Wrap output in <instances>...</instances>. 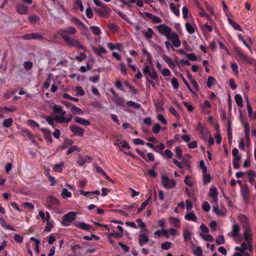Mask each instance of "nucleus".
<instances>
[{"mask_svg": "<svg viewBox=\"0 0 256 256\" xmlns=\"http://www.w3.org/2000/svg\"><path fill=\"white\" fill-rule=\"evenodd\" d=\"M76 29L72 26H68L65 28L61 29L60 30L59 34L62 39L66 38H70L69 35H74L76 33Z\"/></svg>", "mask_w": 256, "mask_h": 256, "instance_id": "5", "label": "nucleus"}, {"mask_svg": "<svg viewBox=\"0 0 256 256\" xmlns=\"http://www.w3.org/2000/svg\"><path fill=\"white\" fill-rule=\"evenodd\" d=\"M94 12L102 18H108L110 10L106 5H103L100 8L95 9Z\"/></svg>", "mask_w": 256, "mask_h": 256, "instance_id": "9", "label": "nucleus"}, {"mask_svg": "<svg viewBox=\"0 0 256 256\" xmlns=\"http://www.w3.org/2000/svg\"><path fill=\"white\" fill-rule=\"evenodd\" d=\"M22 38L24 40H42L44 39V37L41 36L38 32H32L24 34L22 36Z\"/></svg>", "mask_w": 256, "mask_h": 256, "instance_id": "11", "label": "nucleus"}, {"mask_svg": "<svg viewBox=\"0 0 256 256\" xmlns=\"http://www.w3.org/2000/svg\"><path fill=\"white\" fill-rule=\"evenodd\" d=\"M170 8L171 10V12H174V14L176 16H180V11L178 8H177L176 6V5L174 3H171L170 4Z\"/></svg>", "mask_w": 256, "mask_h": 256, "instance_id": "49", "label": "nucleus"}, {"mask_svg": "<svg viewBox=\"0 0 256 256\" xmlns=\"http://www.w3.org/2000/svg\"><path fill=\"white\" fill-rule=\"evenodd\" d=\"M240 226L238 224H234L232 226V230L228 234V236H232L234 238H236L240 234Z\"/></svg>", "mask_w": 256, "mask_h": 256, "instance_id": "17", "label": "nucleus"}, {"mask_svg": "<svg viewBox=\"0 0 256 256\" xmlns=\"http://www.w3.org/2000/svg\"><path fill=\"white\" fill-rule=\"evenodd\" d=\"M92 162V158L90 156H86L84 157L80 158L78 160V164L80 166H83L86 163H90Z\"/></svg>", "mask_w": 256, "mask_h": 256, "instance_id": "23", "label": "nucleus"}, {"mask_svg": "<svg viewBox=\"0 0 256 256\" xmlns=\"http://www.w3.org/2000/svg\"><path fill=\"white\" fill-rule=\"evenodd\" d=\"M183 237L185 241H188L190 240L192 238V234L188 230H184Z\"/></svg>", "mask_w": 256, "mask_h": 256, "instance_id": "45", "label": "nucleus"}, {"mask_svg": "<svg viewBox=\"0 0 256 256\" xmlns=\"http://www.w3.org/2000/svg\"><path fill=\"white\" fill-rule=\"evenodd\" d=\"M150 198L146 200L144 202L141 204L140 207L138 208V209L137 210L138 213H140L145 208L146 206H148V202H149Z\"/></svg>", "mask_w": 256, "mask_h": 256, "instance_id": "54", "label": "nucleus"}, {"mask_svg": "<svg viewBox=\"0 0 256 256\" xmlns=\"http://www.w3.org/2000/svg\"><path fill=\"white\" fill-rule=\"evenodd\" d=\"M250 232V228L245 229L244 233V238L247 242H251L252 235Z\"/></svg>", "mask_w": 256, "mask_h": 256, "instance_id": "39", "label": "nucleus"}, {"mask_svg": "<svg viewBox=\"0 0 256 256\" xmlns=\"http://www.w3.org/2000/svg\"><path fill=\"white\" fill-rule=\"evenodd\" d=\"M90 30H92L93 33L96 36H100L101 34V30L98 26H91Z\"/></svg>", "mask_w": 256, "mask_h": 256, "instance_id": "56", "label": "nucleus"}, {"mask_svg": "<svg viewBox=\"0 0 256 256\" xmlns=\"http://www.w3.org/2000/svg\"><path fill=\"white\" fill-rule=\"evenodd\" d=\"M162 183L164 187L166 189L172 188L176 185V182L174 180H170L164 175H162Z\"/></svg>", "mask_w": 256, "mask_h": 256, "instance_id": "6", "label": "nucleus"}, {"mask_svg": "<svg viewBox=\"0 0 256 256\" xmlns=\"http://www.w3.org/2000/svg\"><path fill=\"white\" fill-rule=\"evenodd\" d=\"M200 138H204V140H208V138L210 136L209 131L208 128H206L204 129H202V130L200 132Z\"/></svg>", "mask_w": 256, "mask_h": 256, "instance_id": "27", "label": "nucleus"}, {"mask_svg": "<svg viewBox=\"0 0 256 256\" xmlns=\"http://www.w3.org/2000/svg\"><path fill=\"white\" fill-rule=\"evenodd\" d=\"M193 253L196 256H202V250L200 246H197L196 248L194 250Z\"/></svg>", "mask_w": 256, "mask_h": 256, "instance_id": "64", "label": "nucleus"}, {"mask_svg": "<svg viewBox=\"0 0 256 256\" xmlns=\"http://www.w3.org/2000/svg\"><path fill=\"white\" fill-rule=\"evenodd\" d=\"M13 119L12 118H8L4 120L2 124L5 128H8L10 127L13 123Z\"/></svg>", "mask_w": 256, "mask_h": 256, "instance_id": "51", "label": "nucleus"}, {"mask_svg": "<svg viewBox=\"0 0 256 256\" xmlns=\"http://www.w3.org/2000/svg\"><path fill=\"white\" fill-rule=\"evenodd\" d=\"M236 53L243 63L250 64H254L255 60L249 56L245 54L241 50L238 48L236 50Z\"/></svg>", "mask_w": 256, "mask_h": 256, "instance_id": "4", "label": "nucleus"}, {"mask_svg": "<svg viewBox=\"0 0 256 256\" xmlns=\"http://www.w3.org/2000/svg\"><path fill=\"white\" fill-rule=\"evenodd\" d=\"M52 110L56 114H61L64 115L66 114V111L64 110L61 106H58V105H54L52 107Z\"/></svg>", "mask_w": 256, "mask_h": 256, "instance_id": "28", "label": "nucleus"}, {"mask_svg": "<svg viewBox=\"0 0 256 256\" xmlns=\"http://www.w3.org/2000/svg\"><path fill=\"white\" fill-rule=\"evenodd\" d=\"M54 222L53 220H52V222H46V225L44 230L47 232H50L54 227Z\"/></svg>", "mask_w": 256, "mask_h": 256, "instance_id": "61", "label": "nucleus"}, {"mask_svg": "<svg viewBox=\"0 0 256 256\" xmlns=\"http://www.w3.org/2000/svg\"><path fill=\"white\" fill-rule=\"evenodd\" d=\"M71 112L73 114H78L79 115H82L84 114V112L82 110H81L79 107L77 106H75L74 105H72L70 108Z\"/></svg>", "mask_w": 256, "mask_h": 256, "instance_id": "26", "label": "nucleus"}, {"mask_svg": "<svg viewBox=\"0 0 256 256\" xmlns=\"http://www.w3.org/2000/svg\"><path fill=\"white\" fill-rule=\"evenodd\" d=\"M162 235H164L166 237H168V234L167 230L162 229V230H157L154 232V236H155L160 237L162 236Z\"/></svg>", "mask_w": 256, "mask_h": 256, "instance_id": "41", "label": "nucleus"}, {"mask_svg": "<svg viewBox=\"0 0 256 256\" xmlns=\"http://www.w3.org/2000/svg\"><path fill=\"white\" fill-rule=\"evenodd\" d=\"M238 220L243 226L244 229L250 228L249 227V220L246 216L244 215V214H240L238 216Z\"/></svg>", "mask_w": 256, "mask_h": 256, "instance_id": "14", "label": "nucleus"}, {"mask_svg": "<svg viewBox=\"0 0 256 256\" xmlns=\"http://www.w3.org/2000/svg\"><path fill=\"white\" fill-rule=\"evenodd\" d=\"M28 124L32 128H39V124L34 120H28Z\"/></svg>", "mask_w": 256, "mask_h": 256, "instance_id": "63", "label": "nucleus"}, {"mask_svg": "<svg viewBox=\"0 0 256 256\" xmlns=\"http://www.w3.org/2000/svg\"><path fill=\"white\" fill-rule=\"evenodd\" d=\"M157 28L162 34L164 35L168 40L172 42V45L176 48H178L181 44L177 33L172 31V30L169 26L164 24L157 26Z\"/></svg>", "mask_w": 256, "mask_h": 256, "instance_id": "1", "label": "nucleus"}, {"mask_svg": "<svg viewBox=\"0 0 256 256\" xmlns=\"http://www.w3.org/2000/svg\"><path fill=\"white\" fill-rule=\"evenodd\" d=\"M47 208L50 210H57L60 208V202L52 196H50L48 199Z\"/></svg>", "mask_w": 256, "mask_h": 256, "instance_id": "7", "label": "nucleus"}, {"mask_svg": "<svg viewBox=\"0 0 256 256\" xmlns=\"http://www.w3.org/2000/svg\"><path fill=\"white\" fill-rule=\"evenodd\" d=\"M96 172L100 174L102 176H103L106 180L110 181L111 179L110 176H108V174L106 173V172L102 170V168L99 166H96L95 167Z\"/></svg>", "mask_w": 256, "mask_h": 256, "instance_id": "29", "label": "nucleus"}, {"mask_svg": "<svg viewBox=\"0 0 256 256\" xmlns=\"http://www.w3.org/2000/svg\"><path fill=\"white\" fill-rule=\"evenodd\" d=\"M40 130L43 132L44 139L46 140V141L50 143H52V140L51 136V132L49 130L44 128H40Z\"/></svg>", "mask_w": 256, "mask_h": 256, "instance_id": "20", "label": "nucleus"}, {"mask_svg": "<svg viewBox=\"0 0 256 256\" xmlns=\"http://www.w3.org/2000/svg\"><path fill=\"white\" fill-rule=\"evenodd\" d=\"M70 130L75 136H83L84 130L82 128L78 126L76 124H70L69 126Z\"/></svg>", "mask_w": 256, "mask_h": 256, "instance_id": "8", "label": "nucleus"}, {"mask_svg": "<svg viewBox=\"0 0 256 256\" xmlns=\"http://www.w3.org/2000/svg\"><path fill=\"white\" fill-rule=\"evenodd\" d=\"M171 84L174 89L178 90L179 88V84L178 80L176 78H171Z\"/></svg>", "mask_w": 256, "mask_h": 256, "instance_id": "60", "label": "nucleus"}, {"mask_svg": "<svg viewBox=\"0 0 256 256\" xmlns=\"http://www.w3.org/2000/svg\"><path fill=\"white\" fill-rule=\"evenodd\" d=\"M28 20L32 24H36L40 20V18L36 14H32L28 16Z\"/></svg>", "mask_w": 256, "mask_h": 256, "instance_id": "36", "label": "nucleus"}, {"mask_svg": "<svg viewBox=\"0 0 256 256\" xmlns=\"http://www.w3.org/2000/svg\"><path fill=\"white\" fill-rule=\"evenodd\" d=\"M149 240L148 236L145 234H139V245L142 246Z\"/></svg>", "mask_w": 256, "mask_h": 256, "instance_id": "21", "label": "nucleus"}, {"mask_svg": "<svg viewBox=\"0 0 256 256\" xmlns=\"http://www.w3.org/2000/svg\"><path fill=\"white\" fill-rule=\"evenodd\" d=\"M74 226L78 228H80L82 230H90V226L84 222H76L73 223Z\"/></svg>", "mask_w": 256, "mask_h": 256, "instance_id": "18", "label": "nucleus"}, {"mask_svg": "<svg viewBox=\"0 0 256 256\" xmlns=\"http://www.w3.org/2000/svg\"><path fill=\"white\" fill-rule=\"evenodd\" d=\"M228 136L229 144L232 142V130L231 128V122L228 119Z\"/></svg>", "mask_w": 256, "mask_h": 256, "instance_id": "32", "label": "nucleus"}, {"mask_svg": "<svg viewBox=\"0 0 256 256\" xmlns=\"http://www.w3.org/2000/svg\"><path fill=\"white\" fill-rule=\"evenodd\" d=\"M168 220L171 224L176 228H180V222L178 218L174 216H170L168 218Z\"/></svg>", "mask_w": 256, "mask_h": 256, "instance_id": "24", "label": "nucleus"}, {"mask_svg": "<svg viewBox=\"0 0 256 256\" xmlns=\"http://www.w3.org/2000/svg\"><path fill=\"white\" fill-rule=\"evenodd\" d=\"M107 46H108L110 49L112 50L114 49H116L118 50H120L121 48V44L119 43H116L115 44L113 43H111V42H109L107 44Z\"/></svg>", "mask_w": 256, "mask_h": 256, "instance_id": "42", "label": "nucleus"}, {"mask_svg": "<svg viewBox=\"0 0 256 256\" xmlns=\"http://www.w3.org/2000/svg\"><path fill=\"white\" fill-rule=\"evenodd\" d=\"M42 118L45 119L48 123V124L52 126L53 128L55 126L54 122V120H54V118H52L51 116H47L46 115H44L42 116Z\"/></svg>", "mask_w": 256, "mask_h": 256, "instance_id": "47", "label": "nucleus"}, {"mask_svg": "<svg viewBox=\"0 0 256 256\" xmlns=\"http://www.w3.org/2000/svg\"><path fill=\"white\" fill-rule=\"evenodd\" d=\"M63 40L70 46H76L78 48L84 49V46L82 44L76 39L71 38H66Z\"/></svg>", "mask_w": 256, "mask_h": 256, "instance_id": "12", "label": "nucleus"}, {"mask_svg": "<svg viewBox=\"0 0 256 256\" xmlns=\"http://www.w3.org/2000/svg\"><path fill=\"white\" fill-rule=\"evenodd\" d=\"M236 250H240L241 252L240 253L244 252V251L246 250L252 252V244L251 242H244L242 244L240 248H237Z\"/></svg>", "mask_w": 256, "mask_h": 256, "instance_id": "15", "label": "nucleus"}, {"mask_svg": "<svg viewBox=\"0 0 256 256\" xmlns=\"http://www.w3.org/2000/svg\"><path fill=\"white\" fill-rule=\"evenodd\" d=\"M76 214L74 212H70L65 214L62 216V226H68L76 219Z\"/></svg>", "mask_w": 256, "mask_h": 256, "instance_id": "2", "label": "nucleus"}, {"mask_svg": "<svg viewBox=\"0 0 256 256\" xmlns=\"http://www.w3.org/2000/svg\"><path fill=\"white\" fill-rule=\"evenodd\" d=\"M216 80L212 76H209L208 79L207 86L208 88H211L212 86L214 84Z\"/></svg>", "mask_w": 256, "mask_h": 256, "instance_id": "59", "label": "nucleus"}, {"mask_svg": "<svg viewBox=\"0 0 256 256\" xmlns=\"http://www.w3.org/2000/svg\"><path fill=\"white\" fill-rule=\"evenodd\" d=\"M126 105L128 106H132L136 108H138L140 107V105L132 101H128L126 102Z\"/></svg>", "mask_w": 256, "mask_h": 256, "instance_id": "62", "label": "nucleus"}, {"mask_svg": "<svg viewBox=\"0 0 256 256\" xmlns=\"http://www.w3.org/2000/svg\"><path fill=\"white\" fill-rule=\"evenodd\" d=\"M53 77L54 75L52 73H50L49 74H48V76L46 78V80L43 85L44 88L48 89L49 88L50 84V82L52 80L53 78Z\"/></svg>", "mask_w": 256, "mask_h": 256, "instance_id": "30", "label": "nucleus"}, {"mask_svg": "<svg viewBox=\"0 0 256 256\" xmlns=\"http://www.w3.org/2000/svg\"><path fill=\"white\" fill-rule=\"evenodd\" d=\"M234 100L236 104L240 107L243 106V100L242 96L240 94H236L234 96Z\"/></svg>", "mask_w": 256, "mask_h": 256, "instance_id": "37", "label": "nucleus"}, {"mask_svg": "<svg viewBox=\"0 0 256 256\" xmlns=\"http://www.w3.org/2000/svg\"><path fill=\"white\" fill-rule=\"evenodd\" d=\"M142 54L144 56H146L147 59L146 61L150 64H152V57L150 55V54L146 50V48L142 49Z\"/></svg>", "mask_w": 256, "mask_h": 256, "instance_id": "40", "label": "nucleus"}, {"mask_svg": "<svg viewBox=\"0 0 256 256\" xmlns=\"http://www.w3.org/2000/svg\"><path fill=\"white\" fill-rule=\"evenodd\" d=\"M113 102L120 106H126L124 98L118 95L115 98H112Z\"/></svg>", "mask_w": 256, "mask_h": 256, "instance_id": "19", "label": "nucleus"}, {"mask_svg": "<svg viewBox=\"0 0 256 256\" xmlns=\"http://www.w3.org/2000/svg\"><path fill=\"white\" fill-rule=\"evenodd\" d=\"M241 157L238 156L237 158H234L232 159V164L234 168L238 169L240 168V160Z\"/></svg>", "mask_w": 256, "mask_h": 256, "instance_id": "43", "label": "nucleus"}, {"mask_svg": "<svg viewBox=\"0 0 256 256\" xmlns=\"http://www.w3.org/2000/svg\"><path fill=\"white\" fill-rule=\"evenodd\" d=\"M185 28L190 34H193L195 32L194 27L188 22L185 24Z\"/></svg>", "mask_w": 256, "mask_h": 256, "instance_id": "44", "label": "nucleus"}, {"mask_svg": "<svg viewBox=\"0 0 256 256\" xmlns=\"http://www.w3.org/2000/svg\"><path fill=\"white\" fill-rule=\"evenodd\" d=\"M107 28L114 32H117L119 28L118 26L114 23L108 24V25H107Z\"/></svg>", "mask_w": 256, "mask_h": 256, "instance_id": "58", "label": "nucleus"}, {"mask_svg": "<svg viewBox=\"0 0 256 256\" xmlns=\"http://www.w3.org/2000/svg\"><path fill=\"white\" fill-rule=\"evenodd\" d=\"M144 14L147 18L152 20L153 24H159L162 21V19L160 17L154 15L150 12H144Z\"/></svg>", "mask_w": 256, "mask_h": 256, "instance_id": "16", "label": "nucleus"}, {"mask_svg": "<svg viewBox=\"0 0 256 256\" xmlns=\"http://www.w3.org/2000/svg\"><path fill=\"white\" fill-rule=\"evenodd\" d=\"M16 10L17 12L20 14H26L28 13L29 8L24 4L20 2L16 6Z\"/></svg>", "mask_w": 256, "mask_h": 256, "instance_id": "13", "label": "nucleus"}, {"mask_svg": "<svg viewBox=\"0 0 256 256\" xmlns=\"http://www.w3.org/2000/svg\"><path fill=\"white\" fill-rule=\"evenodd\" d=\"M142 72L146 78H148L153 80H158V76L156 72L152 68L150 69L148 66H144Z\"/></svg>", "mask_w": 256, "mask_h": 256, "instance_id": "3", "label": "nucleus"}, {"mask_svg": "<svg viewBox=\"0 0 256 256\" xmlns=\"http://www.w3.org/2000/svg\"><path fill=\"white\" fill-rule=\"evenodd\" d=\"M216 243L217 245H221L224 244V236L223 235L218 236L216 239Z\"/></svg>", "mask_w": 256, "mask_h": 256, "instance_id": "57", "label": "nucleus"}, {"mask_svg": "<svg viewBox=\"0 0 256 256\" xmlns=\"http://www.w3.org/2000/svg\"><path fill=\"white\" fill-rule=\"evenodd\" d=\"M200 236L206 241L212 242L214 241V237L210 234H202L200 233Z\"/></svg>", "mask_w": 256, "mask_h": 256, "instance_id": "46", "label": "nucleus"}, {"mask_svg": "<svg viewBox=\"0 0 256 256\" xmlns=\"http://www.w3.org/2000/svg\"><path fill=\"white\" fill-rule=\"evenodd\" d=\"M64 167V163L62 162L60 164H56L53 167V170L56 172H61Z\"/></svg>", "mask_w": 256, "mask_h": 256, "instance_id": "50", "label": "nucleus"}, {"mask_svg": "<svg viewBox=\"0 0 256 256\" xmlns=\"http://www.w3.org/2000/svg\"><path fill=\"white\" fill-rule=\"evenodd\" d=\"M241 194L246 203L250 201V190L246 184H244L241 186Z\"/></svg>", "mask_w": 256, "mask_h": 256, "instance_id": "10", "label": "nucleus"}, {"mask_svg": "<svg viewBox=\"0 0 256 256\" xmlns=\"http://www.w3.org/2000/svg\"><path fill=\"white\" fill-rule=\"evenodd\" d=\"M71 20L73 24H76L78 26H80L82 27V28H83L84 30L87 29V27L86 26L85 24L84 23H83L78 18H77L76 17H72Z\"/></svg>", "mask_w": 256, "mask_h": 256, "instance_id": "25", "label": "nucleus"}, {"mask_svg": "<svg viewBox=\"0 0 256 256\" xmlns=\"http://www.w3.org/2000/svg\"><path fill=\"white\" fill-rule=\"evenodd\" d=\"M144 36L146 38L147 40H150L152 38L154 32L152 28H148L147 32H144Z\"/></svg>", "mask_w": 256, "mask_h": 256, "instance_id": "48", "label": "nucleus"}, {"mask_svg": "<svg viewBox=\"0 0 256 256\" xmlns=\"http://www.w3.org/2000/svg\"><path fill=\"white\" fill-rule=\"evenodd\" d=\"M162 58L168 64V66H170V67L175 66L176 65H175L174 62L169 56H168L166 55H163L162 56Z\"/></svg>", "mask_w": 256, "mask_h": 256, "instance_id": "31", "label": "nucleus"}, {"mask_svg": "<svg viewBox=\"0 0 256 256\" xmlns=\"http://www.w3.org/2000/svg\"><path fill=\"white\" fill-rule=\"evenodd\" d=\"M218 190L215 187H212L210 188V196L213 198L214 201L218 200Z\"/></svg>", "mask_w": 256, "mask_h": 256, "instance_id": "33", "label": "nucleus"}, {"mask_svg": "<svg viewBox=\"0 0 256 256\" xmlns=\"http://www.w3.org/2000/svg\"><path fill=\"white\" fill-rule=\"evenodd\" d=\"M192 177L190 175H187L185 176L184 179V182L187 186L192 187L194 186V183L191 180Z\"/></svg>", "mask_w": 256, "mask_h": 256, "instance_id": "52", "label": "nucleus"}, {"mask_svg": "<svg viewBox=\"0 0 256 256\" xmlns=\"http://www.w3.org/2000/svg\"><path fill=\"white\" fill-rule=\"evenodd\" d=\"M184 218L188 220L193 221L194 222H197V218L195 214L192 212L187 214L184 216Z\"/></svg>", "mask_w": 256, "mask_h": 256, "instance_id": "34", "label": "nucleus"}, {"mask_svg": "<svg viewBox=\"0 0 256 256\" xmlns=\"http://www.w3.org/2000/svg\"><path fill=\"white\" fill-rule=\"evenodd\" d=\"M76 123L80 124L84 126H88L90 125V122L88 120H86L84 118H82L80 117L77 116L75 118V120H74Z\"/></svg>", "mask_w": 256, "mask_h": 256, "instance_id": "22", "label": "nucleus"}, {"mask_svg": "<svg viewBox=\"0 0 256 256\" xmlns=\"http://www.w3.org/2000/svg\"><path fill=\"white\" fill-rule=\"evenodd\" d=\"M74 7L76 8H79L80 12H83L84 10L82 0H76L75 2H74Z\"/></svg>", "mask_w": 256, "mask_h": 256, "instance_id": "53", "label": "nucleus"}, {"mask_svg": "<svg viewBox=\"0 0 256 256\" xmlns=\"http://www.w3.org/2000/svg\"><path fill=\"white\" fill-rule=\"evenodd\" d=\"M94 51L100 57L102 56V54H106V50L102 46H100L99 48H94Z\"/></svg>", "mask_w": 256, "mask_h": 256, "instance_id": "35", "label": "nucleus"}, {"mask_svg": "<svg viewBox=\"0 0 256 256\" xmlns=\"http://www.w3.org/2000/svg\"><path fill=\"white\" fill-rule=\"evenodd\" d=\"M73 143V141L72 140L66 138L64 140V144L61 146V148L62 150L66 149L69 146H70Z\"/></svg>", "mask_w": 256, "mask_h": 256, "instance_id": "55", "label": "nucleus"}, {"mask_svg": "<svg viewBox=\"0 0 256 256\" xmlns=\"http://www.w3.org/2000/svg\"><path fill=\"white\" fill-rule=\"evenodd\" d=\"M245 138L246 141H250V126L248 122H246L244 124Z\"/></svg>", "mask_w": 256, "mask_h": 256, "instance_id": "38", "label": "nucleus"}]
</instances>
